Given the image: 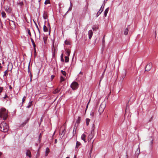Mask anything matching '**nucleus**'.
I'll list each match as a JSON object with an SVG mask.
<instances>
[{
	"label": "nucleus",
	"instance_id": "obj_1",
	"mask_svg": "<svg viewBox=\"0 0 158 158\" xmlns=\"http://www.w3.org/2000/svg\"><path fill=\"white\" fill-rule=\"evenodd\" d=\"M8 117L7 112L4 108L0 109V118H3V119L5 120Z\"/></svg>",
	"mask_w": 158,
	"mask_h": 158
},
{
	"label": "nucleus",
	"instance_id": "obj_2",
	"mask_svg": "<svg viewBox=\"0 0 158 158\" xmlns=\"http://www.w3.org/2000/svg\"><path fill=\"white\" fill-rule=\"evenodd\" d=\"M8 130V126L6 123L3 122L0 124V130L4 132H6Z\"/></svg>",
	"mask_w": 158,
	"mask_h": 158
},
{
	"label": "nucleus",
	"instance_id": "obj_3",
	"mask_svg": "<svg viewBox=\"0 0 158 158\" xmlns=\"http://www.w3.org/2000/svg\"><path fill=\"white\" fill-rule=\"evenodd\" d=\"M79 87V85L77 82L76 81H73L71 84L70 87L73 90H76Z\"/></svg>",
	"mask_w": 158,
	"mask_h": 158
},
{
	"label": "nucleus",
	"instance_id": "obj_4",
	"mask_svg": "<svg viewBox=\"0 0 158 158\" xmlns=\"http://www.w3.org/2000/svg\"><path fill=\"white\" fill-rule=\"evenodd\" d=\"M105 107V104H103L102 103L100 105L99 109H98V112L99 113V114L100 115L103 112V111Z\"/></svg>",
	"mask_w": 158,
	"mask_h": 158
},
{
	"label": "nucleus",
	"instance_id": "obj_5",
	"mask_svg": "<svg viewBox=\"0 0 158 158\" xmlns=\"http://www.w3.org/2000/svg\"><path fill=\"white\" fill-rule=\"evenodd\" d=\"M152 67V64L151 63H149L145 67V71H149L150 70Z\"/></svg>",
	"mask_w": 158,
	"mask_h": 158
},
{
	"label": "nucleus",
	"instance_id": "obj_6",
	"mask_svg": "<svg viewBox=\"0 0 158 158\" xmlns=\"http://www.w3.org/2000/svg\"><path fill=\"white\" fill-rule=\"evenodd\" d=\"M127 73V71L126 69H124L122 71V74L121 75V79L123 80L125 77Z\"/></svg>",
	"mask_w": 158,
	"mask_h": 158
},
{
	"label": "nucleus",
	"instance_id": "obj_7",
	"mask_svg": "<svg viewBox=\"0 0 158 158\" xmlns=\"http://www.w3.org/2000/svg\"><path fill=\"white\" fill-rule=\"evenodd\" d=\"M25 0H18L17 2L18 5L22 6L23 5V2Z\"/></svg>",
	"mask_w": 158,
	"mask_h": 158
},
{
	"label": "nucleus",
	"instance_id": "obj_8",
	"mask_svg": "<svg viewBox=\"0 0 158 158\" xmlns=\"http://www.w3.org/2000/svg\"><path fill=\"white\" fill-rule=\"evenodd\" d=\"M26 154V156H28L29 158H31V152L30 150H27Z\"/></svg>",
	"mask_w": 158,
	"mask_h": 158
},
{
	"label": "nucleus",
	"instance_id": "obj_9",
	"mask_svg": "<svg viewBox=\"0 0 158 158\" xmlns=\"http://www.w3.org/2000/svg\"><path fill=\"white\" fill-rule=\"evenodd\" d=\"M93 34V32L91 30H89L88 31L89 38L90 39L92 38V36Z\"/></svg>",
	"mask_w": 158,
	"mask_h": 158
},
{
	"label": "nucleus",
	"instance_id": "obj_10",
	"mask_svg": "<svg viewBox=\"0 0 158 158\" xmlns=\"http://www.w3.org/2000/svg\"><path fill=\"white\" fill-rule=\"evenodd\" d=\"M9 24L11 26V25L12 26V27L15 28V22L14 21H13L12 20L10 21Z\"/></svg>",
	"mask_w": 158,
	"mask_h": 158
},
{
	"label": "nucleus",
	"instance_id": "obj_11",
	"mask_svg": "<svg viewBox=\"0 0 158 158\" xmlns=\"http://www.w3.org/2000/svg\"><path fill=\"white\" fill-rule=\"evenodd\" d=\"M95 125L94 124H93L92 127L91 128V134L92 135H93L94 134V129L95 128Z\"/></svg>",
	"mask_w": 158,
	"mask_h": 158
},
{
	"label": "nucleus",
	"instance_id": "obj_12",
	"mask_svg": "<svg viewBox=\"0 0 158 158\" xmlns=\"http://www.w3.org/2000/svg\"><path fill=\"white\" fill-rule=\"evenodd\" d=\"M86 136V135L85 134H83L82 135L81 137V139L82 140L84 141L85 143L86 142V141H85V138Z\"/></svg>",
	"mask_w": 158,
	"mask_h": 158
},
{
	"label": "nucleus",
	"instance_id": "obj_13",
	"mask_svg": "<svg viewBox=\"0 0 158 158\" xmlns=\"http://www.w3.org/2000/svg\"><path fill=\"white\" fill-rule=\"evenodd\" d=\"M109 10V8L108 7L105 10L104 12V16L105 17H106L107 15V14Z\"/></svg>",
	"mask_w": 158,
	"mask_h": 158
},
{
	"label": "nucleus",
	"instance_id": "obj_14",
	"mask_svg": "<svg viewBox=\"0 0 158 158\" xmlns=\"http://www.w3.org/2000/svg\"><path fill=\"white\" fill-rule=\"evenodd\" d=\"M7 75H8V69L7 70H6L4 72V74L3 75V77H6V78Z\"/></svg>",
	"mask_w": 158,
	"mask_h": 158
},
{
	"label": "nucleus",
	"instance_id": "obj_15",
	"mask_svg": "<svg viewBox=\"0 0 158 158\" xmlns=\"http://www.w3.org/2000/svg\"><path fill=\"white\" fill-rule=\"evenodd\" d=\"M65 129H64L63 130H62V133H60V135H62V137H63L65 135Z\"/></svg>",
	"mask_w": 158,
	"mask_h": 158
},
{
	"label": "nucleus",
	"instance_id": "obj_16",
	"mask_svg": "<svg viewBox=\"0 0 158 158\" xmlns=\"http://www.w3.org/2000/svg\"><path fill=\"white\" fill-rule=\"evenodd\" d=\"M43 18L45 19H47L48 16H47V14L46 12H44V14H43Z\"/></svg>",
	"mask_w": 158,
	"mask_h": 158
},
{
	"label": "nucleus",
	"instance_id": "obj_17",
	"mask_svg": "<svg viewBox=\"0 0 158 158\" xmlns=\"http://www.w3.org/2000/svg\"><path fill=\"white\" fill-rule=\"evenodd\" d=\"M2 16L3 18H5L6 17V15L4 11H2L1 13Z\"/></svg>",
	"mask_w": 158,
	"mask_h": 158
},
{
	"label": "nucleus",
	"instance_id": "obj_18",
	"mask_svg": "<svg viewBox=\"0 0 158 158\" xmlns=\"http://www.w3.org/2000/svg\"><path fill=\"white\" fill-rule=\"evenodd\" d=\"M32 101L30 102H29V103H28V105L27 106V108H30V107H31V106L32 105Z\"/></svg>",
	"mask_w": 158,
	"mask_h": 158
},
{
	"label": "nucleus",
	"instance_id": "obj_19",
	"mask_svg": "<svg viewBox=\"0 0 158 158\" xmlns=\"http://www.w3.org/2000/svg\"><path fill=\"white\" fill-rule=\"evenodd\" d=\"M31 42L32 43V45H33L34 48H35V47L36 45H35V42H34V41L31 38Z\"/></svg>",
	"mask_w": 158,
	"mask_h": 158
},
{
	"label": "nucleus",
	"instance_id": "obj_20",
	"mask_svg": "<svg viewBox=\"0 0 158 158\" xmlns=\"http://www.w3.org/2000/svg\"><path fill=\"white\" fill-rule=\"evenodd\" d=\"M104 6H105V4L104 3H103L102 5L101 6L100 9L99 10V11H100V12H101V13H102L103 10V8H104Z\"/></svg>",
	"mask_w": 158,
	"mask_h": 158
},
{
	"label": "nucleus",
	"instance_id": "obj_21",
	"mask_svg": "<svg viewBox=\"0 0 158 158\" xmlns=\"http://www.w3.org/2000/svg\"><path fill=\"white\" fill-rule=\"evenodd\" d=\"M81 143L78 141H77L76 142V148H77L79 147Z\"/></svg>",
	"mask_w": 158,
	"mask_h": 158
},
{
	"label": "nucleus",
	"instance_id": "obj_22",
	"mask_svg": "<svg viewBox=\"0 0 158 158\" xmlns=\"http://www.w3.org/2000/svg\"><path fill=\"white\" fill-rule=\"evenodd\" d=\"M43 30L44 32H47L48 31V29L45 25L44 26Z\"/></svg>",
	"mask_w": 158,
	"mask_h": 158
},
{
	"label": "nucleus",
	"instance_id": "obj_23",
	"mask_svg": "<svg viewBox=\"0 0 158 158\" xmlns=\"http://www.w3.org/2000/svg\"><path fill=\"white\" fill-rule=\"evenodd\" d=\"M86 125L88 126L89 124V122L90 121V119L89 118H87L86 119Z\"/></svg>",
	"mask_w": 158,
	"mask_h": 158
},
{
	"label": "nucleus",
	"instance_id": "obj_24",
	"mask_svg": "<svg viewBox=\"0 0 158 158\" xmlns=\"http://www.w3.org/2000/svg\"><path fill=\"white\" fill-rule=\"evenodd\" d=\"M60 91V89H59L58 88L56 89L53 92V93L55 94L58 93Z\"/></svg>",
	"mask_w": 158,
	"mask_h": 158
},
{
	"label": "nucleus",
	"instance_id": "obj_25",
	"mask_svg": "<svg viewBox=\"0 0 158 158\" xmlns=\"http://www.w3.org/2000/svg\"><path fill=\"white\" fill-rule=\"evenodd\" d=\"M128 32V29L127 28H126L125 29L124 34L125 35H127V34Z\"/></svg>",
	"mask_w": 158,
	"mask_h": 158
},
{
	"label": "nucleus",
	"instance_id": "obj_26",
	"mask_svg": "<svg viewBox=\"0 0 158 158\" xmlns=\"http://www.w3.org/2000/svg\"><path fill=\"white\" fill-rule=\"evenodd\" d=\"M81 121V117H79L77 119L76 121V123L79 124L80 122Z\"/></svg>",
	"mask_w": 158,
	"mask_h": 158
},
{
	"label": "nucleus",
	"instance_id": "obj_27",
	"mask_svg": "<svg viewBox=\"0 0 158 158\" xmlns=\"http://www.w3.org/2000/svg\"><path fill=\"white\" fill-rule=\"evenodd\" d=\"M43 39L44 43L45 44L47 40V37L46 36H44L43 37Z\"/></svg>",
	"mask_w": 158,
	"mask_h": 158
},
{
	"label": "nucleus",
	"instance_id": "obj_28",
	"mask_svg": "<svg viewBox=\"0 0 158 158\" xmlns=\"http://www.w3.org/2000/svg\"><path fill=\"white\" fill-rule=\"evenodd\" d=\"M72 8V3L70 2V7L69 9L67 11V13L69 11H71Z\"/></svg>",
	"mask_w": 158,
	"mask_h": 158
},
{
	"label": "nucleus",
	"instance_id": "obj_29",
	"mask_svg": "<svg viewBox=\"0 0 158 158\" xmlns=\"http://www.w3.org/2000/svg\"><path fill=\"white\" fill-rule=\"evenodd\" d=\"M69 61V58L68 56H66L65 57V62H68Z\"/></svg>",
	"mask_w": 158,
	"mask_h": 158
},
{
	"label": "nucleus",
	"instance_id": "obj_30",
	"mask_svg": "<svg viewBox=\"0 0 158 158\" xmlns=\"http://www.w3.org/2000/svg\"><path fill=\"white\" fill-rule=\"evenodd\" d=\"M61 72L64 76H66V73L64 71L61 70Z\"/></svg>",
	"mask_w": 158,
	"mask_h": 158
},
{
	"label": "nucleus",
	"instance_id": "obj_31",
	"mask_svg": "<svg viewBox=\"0 0 158 158\" xmlns=\"http://www.w3.org/2000/svg\"><path fill=\"white\" fill-rule=\"evenodd\" d=\"M66 53L67 54V56L69 57V55H70V52L69 50H67L66 51Z\"/></svg>",
	"mask_w": 158,
	"mask_h": 158
},
{
	"label": "nucleus",
	"instance_id": "obj_32",
	"mask_svg": "<svg viewBox=\"0 0 158 158\" xmlns=\"http://www.w3.org/2000/svg\"><path fill=\"white\" fill-rule=\"evenodd\" d=\"M64 77H63L61 76L60 77V82H62V81H64Z\"/></svg>",
	"mask_w": 158,
	"mask_h": 158
},
{
	"label": "nucleus",
	"instance_id": "obj_33",
	"mask_svg": "<svg viewBox=\"0 0 158 158\" xmlns=\"http://www.w3.org/2000/svg\"><path fill=\"white\" fill-rule=\"evenodd\" d=\"M64 43L66 44V45H70V42L67 41V40H66L65 41H64Z\"/></svg>",
	"mask_w": 158,
	"mask_h": 158
},
{
	"label": "nucleus",
	"instance_id": "obj_34",
	"mask_svg": "<svg viewBox=\"0 0 158 158\" xmlns=\"http://www.w3.org/2000/svg\"><path fill=\"white\" fill-rule=\"evenodd\" d=\"M5 10L6 11H9V8L8 6H6Z\"/></svg>",
	"mask_w": 158,
	"mask_h": 158
},
{
	"label": "nucleus",
	"instance_id": "obj_35",
	"mask_svg": "<svg viewBox=\"0 0 158 158\" xmlns=\"http://www.w3.org/2000/svg\"><path fill=\"white\" fill-rule=\"evenodd\" d=\"M49 152V149L48 148H47L46 149L45 153H48Z\"/></svg>",
	"mask_w": 158,
	"mask_h": 158
},
{
	"label": "nucleus",
	"instance_id": "obj_36",
	"mask_svg": "<svg viewBox=\"0 0 158 158\" xmlns=\"http://www.w3.org/2000/svg\"><path fill=\"white\" fill-rule=\"evenodd\" d=\"M61 60L62 62L64 61V60L63 58V54L62 53L60 56Z\"/></svg>",
	"mask_w": 158,
	"mask_h": 158
},
{
	"label": "nucleus",
	"instance_id": "obj_37",
	"mask_svg": "<svg viewBox=\"0 0 158 158\" xmlns=\"http://www.w3.org/2000/svg\"><path fill=\"white\" fill-rule=\"evenodd\" d=\"M27 33H28L29 34V35L30 36H31V32H30V30L29 29H27Z\"/></svg>",
	"mask_w": 158,
	"mask_h": 158
},
{
	"label": "nucleus",
	"instance_id": "obj_38",
	"mask_svg": "<svg viewBox=\"0 0 158 158\" xmlns=\"http://www.w3.org/2000/svg\"><path fill=\"white\" fill-rule=\"evenodd\" d=\"M55 52H56V48L55 47L54 48V49H53V55L54 57L55 56Z\"/></svg>",
	"mask_w": 158,
	"mask_h": 158
},
{
	"label": "nucleus",
	"instance_id": "obj_39",
	"mask_svg": "<svg viewBox=\"0 0 158 158\" xmlns=\"http://www.w3.org/2000/svg\"><path fill=\"white\" fill-rule=\"evenodd\" d=\"M50 2V1L49 0H46L44 2L45 4L46 5L48 3H49Z\"/></svg>",
	"mask_w": 158,
	"mask_h": 158
},
{
	"label": "nucleus",
	"instance_id": "obj_40",
	"mask_svg": "<svg viewBox=\"0 0 158 158\" xmlns=\"http://www.w3.org/2000/svg\"><path fill=\"white\" fill-rule=\"evenodd\" d=\"M101 13V12H100L99 11L97 14V17H98V16H99Z\"/></svg>",
	"mask_w": 158,
	"mask_h": 158
},
{
	"label": "nucleus",
	"instance_id": "obj_41",
	"mask_svg": "<svg viewBox=\"0 0 158 158\" xmlns=\"http://www.w3.org/2000/svg\"><path fill=\"white\" fill-rule=\"evenodd\" d=\"M25 98H26V97L25 96H24V97L22 99V103H23V102L25 101Z\"/></svg>",
	"mask_w": 158,
	"mask_h": 158
},
{
	"label": "nucleus",
	"instance_id": "obj_42",
	"mask_svg": "<svg viewBox=\"0 0 158 158\" xmlns=\"http://www.w3.org/2000/svg\"><path fill=\"white\" fill-rule=\"evenodd\" d=\"M3 90V88L2 87H0V94L2 92Z\"/></svg>",
	"mask_w": 158,
	"mask_h": 158
},
{
	"label": "nucleus",
	"instance_id": "obj_43",
	"mask_svg": "<svg viewBox=\"0 0 158 158\" xmlns=\"http://www.w3.org/2000/svg\"><path fill=\"white\" fill-rule=\"evenodd\" d=\"M37 30L38 31V32H39V38H40V30L39 29H38Z\"/></svg>",
	"mask_w": 158,
	"mask_h": 158
},
{
	"label": "nucleus",
	"instance_id": "obj_44",
	"mask_svg": "<svg viewBox=\"0 0 158 158\" xmlns=\"http://www.w3.org/2000/svg\"><path fill=\"white\" fill-rule=\"evenodd\" d=\"M92 150V148L91 149L90 151V152L89 154V156H90V157L91 156V154Z\"/></svg>",
	"mask_w": 158,
	"mask_h": 158
},
{
	"label": "nucleus",
	"instance_id": "obj_45",
	"mask_svg": "<svg viewBox=\"0 0 158 158\" xmlns=\"http://www.w3.org/2000/svg\"><path fill=\"white\" fill-rule=\"evenodd\" d=\"M26 123H27L26 122H23V124H22L21 125H22V127H23L26 124Z\"/></svg>",
	"mask_w": 158,
	"mask_h": 158
},
{
	"label": "nucleus",
	"instance_id": "obj_46",
	"mask_svg": "<svg viewBox=\"0 0 158 158\" xmlns=\"http://www.w3.org/2000/svg\"><path fill=\"white\" fill-rule=\"evenodd\" d=\"M41 133H40V135L39 136V139L40 140L41 139Z\"/></svg>",
	"mask_w": 158,
	"mask_h": 158
},
{
	"label": "nucleus",
	"instance_id": "obj_47",
	"mask_svg": "<svg viewBox=\"0 0 158 158\" xmlns=\"http://www.w3.org/2000/svg\"><path fill=\"white\" fill-rule=\"evenodd\" d=\"M55 76L54 75H52L51 76V79L52 80L54 78V77Z\"/></svg>",
	"mask_w": 158,
	"mask_h": 158
},
{
	"label": "nucleus",
	"instance_id": "obj_48",
	"mask_svg": "<svg viewBox=\"0 0 158 158\" xmlns=\"http://www.w3.org/2000/svg\"><path fill=\"white\" fill-rule=\"evenodd\" d=\"M35 26H36V27L37 29L38 30V29H39L38 27V26H37V24L36 23H35Z\"/></svg>",
	"mask_w": 158,
	"mask_h": 158
},
{
	"label": "nucleus",
	"instance_id": "obj_49",
	"mask_svg": "<svg viewBox=\"0 0 158 158\" xmlns=\"http://www.w3.org/2000/svg\"><path fill=\"white\" fill-rule=\"evenodd\" d=\"M102 42H103V44L105 42L104 36L103 37V39H102Z\"/></svg>",
	"mask_w": 158,
	"mask_h": 158
},
{
	"label": "nucleus",
	"instance_id": "obj_50",
	"mask_svg": "<svg viewBox=\"0 0 158 158\" xmlns=\"http://www.w3.org/2000/svg\"><path fill=\"white\" fill-rule=\"evenodd\" d=\"M57 139H56L55 140V143H57Z\"/></svg>",
	"mask_w": 158,
	"mask_h": 158
},
{
	"label": "nucleus",
	"instance_id": "obj_51",
	"mask_svg": "<svg viewBox=\"0 0 158 158\" xmlns=\"http://www.w3.org/2000/svg\"><path fill=\"white\" fill-rule=\"evenodd\" d=\"M90 100H89V102H88V104H87V106H86V109H87V107H88V104H89V102H90Z\"/></svg>",
	"mask_w": 158,
	"mask_h": 158
},
{
	"label": "nucleus",
	"instance_id": "obj_52",
	"mask_svg": "<svg viewBox=\"0 0 158 158\" xmlns=\"http://www.w3.org/2000/svg\"><path fill=\"white\" fill-rule=\"evenodd\" d=\"M48 153H45V156H48Z\"/></svg>",
	"mask_w": 158,
	"mask_h": 158
},
{
	"label": "nucleus",
	"instance_id": "obj_53",
	"mask_svg": "<svg viewBox=\"0 0 158 158\" xmlns=\"http://www.w3.org/2000/svg\"><path fill=\"white\" fill-rule=\"evenodd\" d=\"M30 75H31V80H30V81H31L32 75H31V73H30Z\"/></svg>",
	"mask_w": 158,
	"mask_h": 158
},
{
	"label": "nucleus",
	"instance_id": "obj_54",
	"mask_svg": "<svg viewBox=\"0 0 158 158\" xmlns=\"http://www.w3.org/2000/svg\"><path fill=\"white\" fill-rule=\"evenodd\" d=\"M9 87L10 89H11L12 88L11 86L10 85L9 86Z\"/></svg>",
	"mask_w": 158,
	"mask_h": 158
},
{
	"label": "nucleus",
	"instance_id": "obj_55",
	"mask_svg": "<svg viewBox=\"0 0 158 158\" xmlns=\"http://www.w3.org/2000/svg\"><path fill=\"white\" fill-rule=\"evenodd\" d=\"M153 140H152L151 141V144H152V143H153Z\"/></svg>",
	"mask_w": 158,
	"mask_h": 158
},
{
	"label": "nucleus",
	"instance_id": "obj_56",
	"mask_svg": "<svg viewBox=\"0 0 158 158\" xmlns=\"http://www.w3.org/2000/svg\"><path fill=\"white\" fill-rule=\"evenodd\" d=\"M74 158H77L76 156V155H75L74 157Z\"/></svg>",
	"mask_w": 158,
	"mask_h": 158
},
{
	"label": "nucleus",
	"instance_id": "obj_57",
	"mask_svg": "<svg viewBox=\"0 0 158 158\" xmlns=\"http://www.w3.org/2000/svg\"><path fill=\"white\" fill-rule=\"evenodd\" d=\"M6 97H7V96L6 95L4 97V98H5Z\"/></svg>",
	"mask_w": 158,
	"mask_h": 158
},
{
	"label": "nucleus",
	"instance_id": "obj_58",
	"mask_svg": "<svg viewBox=\"0 0 158 158\" xmlns=\"http://www.w3.org/2000/svg\"><path fill=\"white\" fill-rule=\"evenodd\" d=\"M2 153L1 152H0V156H1L2 155Z\"/></svg>",
	"mask_w": 158,
	"mask_h": 158
},
{
	"label": "nucleus",
	"instance_id": "obj_59",
	"mask_svg": "<svg viewBox=\"0 0 158 158\" xmlns=\"http://www.w3.org/2000/svg\"><path fill=\"white\" fill-rule=\"evenodd\" d=\"M155 36H156V31L155 32Z\"/></svg>",
	"mask_w": 158,
	"mask_h": 158
},
{
	"label": "nucleus",
	"instance_id": "obj_60",
	"mask_svg": "<svg viewBox=\"0 0 158 158\" xmlns=\"http://www.w3.org/2000/svg\"><path fill=\"white\" fill-rule=\"evenodd\" d=\"M1 64L0 63V68H2V66H1Z\"/></svg>",
	"mask_w": 158,
	"mask_h": 158
},
{
	"label": "nucleus",
	"instance_id": "obj_61",
	"mask_svg": "<svg viewBox=\"0 0 158 158\" xmlns=\"http://www.w3.org/2000/svg\"><path fill=\"white\" fill-rule=\"evenodd\" d=\"M94 114V113H93V112H92V113H91V114H90V115H91V114Z\"/></svg>",
	"mask_w": 158,
	"mask_h": 158
},
{
	"label": "nucleus",
	"instance_id": "obj_62",
	"mask_svg": "<svg viewBox=\"0 0 158 158\" xmlns=\"http://www.w3.org/2000/svg\"><path fill=\"white\" fill-rule=\"evenodd\" d=\"M82 73L81 72H80L79 73V74H82Z\"/></svg>",
	"mask_w": 158,
	"mask_h": 158
},
{
	"label": "nucleus",
	"instance_id": "obj_63",
	"mask_svg": "<svg viewBox=\"0 0 158 158\" xmlns=\"http://www.w3.org/2000/svg\"><path fill=\"white\" fill-rule=\"evenodd\" d=\"M66 158H69V157H67Z\"/></svg>",
	"mask_w": 158,
	"mask_h": 158
},
{
	"label": "nucleus",
	"instance_id": "obj_64",
	"mask_svg": "<svg viewBox=\"0 0 158 158\" xmlns=\"http://www.w3.org/2000/svg\"><path fill=\"white\" fill-rule=\"evenodd\" d=\"M126 156H127V154H126Z\"/></svg>",
	"mask_w": 158,
	"mask_h": 158
}]
</instances>
